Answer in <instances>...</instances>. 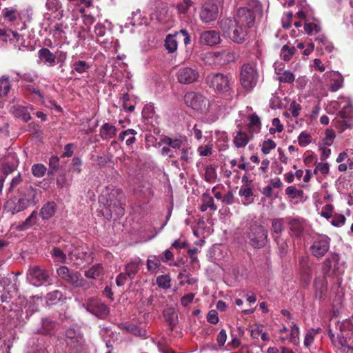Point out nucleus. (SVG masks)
<instances>
[{
	"instance_id": "nucleus-1",
	"label": "nucleus",
	"mask_w": 353,
	"mask_h": 353,
	"mask_svg": "<svg viewBox=\"0 0 353 353\" xmlns=\"http://www.w3.org/2000/svg\"><path fill=\"white\" fill-rule=\"evenodd\" d=\"M16 190V194L11 196L5 203V208L12 214L22 212L36 205L41 196V191L30 183L24 181L23 175L18 172L10 183L7 194Z\"/></svg>"
},
{
	"instance_id": "nucleus-2",
	"label": "nucleus",
	"mask_w": 353,
	"mask_h": 353,
	"mask_svg": "<svg viewBox=\"0 0 353 353\" xmlns=\"http://www.w3.org/2000/svg\"><path fill=\"white\" fill-rule=\"evenodd\" d=\"M339 332L335 336L331 330L328 335L333 345L342 353H353V332L350 321H344L339 325Z\"/></svg>"
},
{
	"instance_id": "nucleus-3",
	"label": "nucleus",
	"mask_w": 353,
	"mask_h": 353,
	"mask_svg": "<svg viewBox=\"0 0 353 353\" xmlns=\"http://www.w3.org/2000/svg\"><path fill=\"white\" fill-rule=\"evenodd\" d=\"M331 239L323 234H315L311 237L309 251L312 256L317 259H322L328 252Z\"/></svg>"
},
{
	"instance_id": "nucleus-4",
	"label": "nucleus",
	"mask_w": 353,
	"mask_h": 353,
	"mask_svg": "<svg viewBox=\"0 0 353 353\" xmlns=\"http://www.w3.org/2000/svg\"><path fill=\"white\" fill-rule=\"evenodd\" d=\"M105 205L109 209L111 215L114 213L117 217L124 214L125 197L119 189H112L105 197Z\"/></svg>"
},
{
	"instance_id": "nucleus-5",
	"label": "nucleus",
	"mask_w": 353,
	"mask_h": 353,
	"mask_svg": "<svg viewBox=\"0 0 353 353\" xmlns=\"http://www.w3.org/2000/svg\"><path fill=\"white\" fill-rule=\"evenodd\" d=\"M259 75L255 65L244 63L240 71V82L243 88H254L258 82Z\"/></svg>"
},
{
	"instance_id": "nucleus-6",
	"label": "nucleus",
	"mask_w": 353,
	"mask_h": 353,
	"mask_svg": "<svg viewBox=\"0 0 353 353\" xmlns=\"http://www.w3.org/2000/svg\"><path fill=\"white\" fill-rule=\"evenodd\" d=\"M184 102L187 106L201 114L206 113L210 107L209 100L194 91L188 92L185 94Z\"/></svg>"
},
{
	"instance_id": "nucleus-7",
	"label": "nucleus",
	"mask_w": 353,
	"mask_h": 353,
	"mask_svg": "<svg viewBox=\"0 0 353 353\" xmlns=\"http://www.w3.org/2000/svg\"><path fill=\"white\" fill-rule=\"evenodd\" d=\"M248 239L254 248H262L268 242V230L261 225H252L249 228Z\"/></svg>"
},
{
	"instance_id": "nucleus-8",
	"label": "nucleus",
	"mask_w": 353,
	"mask_h": 353,
	"mask_svg": "<svg viewBox=\"0 0 353 353\" xmlns=\"http://www.w3.org/2000/svg\"><path fill=\"white\" fill-rule=\"evenodd\" d=\"M27 279L34 286H41L50 281V274L47 270L38 265L30 267L27 272Z\"/></svg>"
},
{
	"instance_id": "nucleus-9",
	"label": "nucleus",
	"mask_w": 353,
	"mask_h": 353,
	"mask_svg": "<svg viewBox=\"0 0 353 353\" xmlns=\"http://www.w3.org/2000/svg\"><path fill=\"white\" fill-rule=\"evenodd\" d=\"M65 342L70 348L79 351L83 347L85 339L79 329L69 327L65 330Z\"/></svg>"
},
{
	"instance_id": "nucleus-10",
	"label": "nucleus",
	"mask_w": 353,
	"mask_h": 353,
	"mask_svg": "<svg viewBox=\"0 0 353 353\" xmlns=\"http://www.w3.org/2000/svg\"><path fill=\"white\" fill-rule=\"evenodd\" d=\"M86 310L100 319H105L110 313L109 307L100 300L90 299L86 304Z\"/></svg>"
},
{
	"instance_id": "nucleus-11",
	"label": "nucleus",
	"mask_w": 353,
	"mask_h": 353,
	"mask_svg": "<svg viewBox=\"0 0 353 353\" xmlns=\"http://www.w3.org/2000/svg\"><path fill=\"white\" fill-rule=\"evenodd\" d=\"M218 14V6L214 3L206 2L201 8L199 17L202 22L209 23L216 19Z\"/></svg>"
},
{
	"instance_id": "nucleus-12",
	"label": "nucleus",
	"mask_w": 353,
	"mask_h": 353,
	"mask_svg": "<svg viewBox=\"0 0 353 353\" xmlns=\"http://www.w3.org/2000/svg\"><path fill=\"white\" fill-rule=\"evenodd\" d=\"M237 24L243 25L248 28H252L255 22L256 14L253 9L240 8L234 17Z\"/></svg>"
},
{
	"instance_id": "nucleus-13",
	"label": "nucleus",
	"mask_w": 353,
	"mask_h": 353,
	"mask_svg": "<svg viewBox=\"0 0 353 353\" xmlns=\"http://www.w3.org/2000/svg\"><path fill=\"white\" fill-rule=\"evenodd\" d=\"M230 82V77L221 73L210 74L206 77V83L212 88H227Z\"/></svg>"
},
{
	"instance_id": "nucleus-14",
	"label": "nucleus",
	"mask_w": 353,
	"mask_h": 353,
	"mask_svg": "<svg viewBox=\"0 0 353 353\" xmlns=\"http://www.w3.org/2000/svg\"><path fill=\"white\" fill-rule=\"evenodd\" d=\"M314 296L315 299L323 301L327 293V281L325 276H317L314 280Z\"/></svg>"
},
{
	"instance_id": "nucleus-15",
	"label": "nucleus",
	"mask_w": 353,
	"mask_h": 353,
	"mask_svg": "<svg viewBox=\"0 0 353 353\" xmlns=\"http://www.w3.org/2000/svg\"><path fill=\"white\" fill-rule=\"evenodd\" d=\"M178 80L181 83L190 84L196 81L199 77L196 70L191 68H181L178 72Z\"/></svg>"
},
{
	"instance_id": "nucleus-16",
	"label": "nucleus",
	"mask_w": 353,
	"mask_h": 353,
	"mask_svg": "<svg viewBox=\"0 0 353 353\" xmlns=\"http://www.w3.org/2000/svg\"><path fill=\"white\" fill-rule=\"evenodd\" d=\"M219 33L215 30H206L201 33L199 42L205 46H213L220 42Z\"/></svg>"
},
{
	"instance_id": "nucleus-17",
	"label": "nucleus",
	"mask_w": 353,
	"mask_h": 353,
	"mask_svg": "<svg viewBox=\"0 0 353 353\" xmlns=\"http://www.w3.org/2000/svg\"><path fill=\"white\" fill-rule=\"evenodd\" d=\"M119 329L122 331L130 333L136 336L142 338L147 337V331L145 328L139 327L134 324L130 323H121L118 325Z\"/></svg>"
},
{
	"instance_id": "nucleus-18",
	"label": "nucleus",
	"mask_w": 353,
	"mask_h": 353,
	"mask_svg": "<svg viewBox=\"0 0 353 353\" xmlns=\"http://www.w3.org/2000/svg\"><path fill=\"white\" fill-rule=\"evenodd\" d=\"M23 39V37L17 31L8 28H0V41L3 43L11 42L13 40L18 42Z\"/></svg>"
},
{
	"instance_id": "nucleus-19",
	"label": "nucleus",
	"mask_w": 353,
	"mask_h": 353,
	"mask_svg": "<svg viewBox=\"0 0 353 353\" xmlns=\"http://www.w3.org/2000/svg\"><path fill=\"white\" fill-rule=\"evenodd\" d=\"M39 61L48 64L49 66H54L56 63L57 57L48 48H42L38 51Z\"/></svg>"
},
{
	"instance_id": "nucleus-20",
	"label": "nucleus",
	"mask_w": 353,
	"mask_h": 353,
	"mask_svg": "<svg viewBox=\"0 0 353 353\" xmlns=\"http://www.w3.org/2000/svg\"><path fill=\"white\" fill-rule=\"evenodd\" d=\"M249 28L243 25L237 24L235 29H234V34H232L230 39L236 43H243L248 37V30Z\"/></svg>"
},
{
	"instance_id": "nucleus-21",
	"label": "nucleus",
	"mask_w": 353,
	"mask_h": 353,
	"mask_svg": "<svg viewBox=\"0 0 353 353\" xmlns=\"http://www.w3.org/2000/svg\"><path fill=\"white\" fill-rule=\"evenodd\" d=\"M290 230L296 238H300L304 231L303 221L299 219H292L289 222Z\"/></svg>"
},
{
	"instance_id": "nucleus-22",
	"label": "nucleus",
	"mask_w": 353,
	"mask_h": 353,
	"mask_svg": "<svg viewBox=\"0 0 353 353\" xmlns=\"http://www.w3.org/2000/svg\"><path fill=\"white\" fill-rule=\"evenodd\" d=\"M55 325L54 321L48 319H43L41 321V327L38 328L35 333L43 335L52 334L54 332Z\"/></svg>"
},
{
	"instance_id": "nucleus-23",
	"label": "nucleus",
	"mask_w": 353,
	"mask_h": 353,
	"mask_svg": "<svg viewBox=\"0 0 353 353\" xmlns=\"http://www.w3.org/2000/svg\"><path fill=\"white\" fill-rule=\"evenodd\" d=\"M236 26H237V21H236V19H223L220 22V28L223 32V33L228 35L229 37L232 36V34H234V29H235Z\"/></svg>"
},
{
	"instance_id": "nucleus-24",
	"label": "nucleus",
	"mask_w": 353,
	"mask_h": 353,
	"mask_svg": "<svg viewBox=\"0 0 353 353\" xmlns=\"http://www.w3.org/2000/svg\"><path fill=\"white\" fill-rule=\"evenodd\" d=\"M122 100L123 108L132 112L134 110L135 105L139 99L135 95L125 93L123 94Z\"/></svg>"
},
{
	"instance_id": "nucleus-25",
	"label": "nucleus",
	"mask_w": 353,
	"mask_h": 353,
	"mask_svg": "<svg viewBox=\"0 0 353 353\" xmlns=\"http://www.w3.org/2000/svg\"><path fill=\"white\" fill-rule=\"evenodd\" d=\"M343 99L347 104L339 111V116L342 119L350 121L353 118V105L349 98L343 97Z\"/></svg>"
},
{
	"instance_id": "nucleus-26",
	"label": "nucleus",
	"mask_w": 353,
	"mask_h": 353,
	"mask_svg": "<svg viewBox=\"0 0 353 353\" xmlns=\"http://www.w3.org/2000/svg\"><path fill=\"white\" fill-rule=\"evenodd\" d=\"M56 212V204L54 202H48L43 205L40 210L39 215L43 220H48L52 217Z\"/></svg>"
},
{
	"instance_id": "nucleus-27",
	"label": "nucleus",
	"mask_w": 353,
	"mask_h": 353,
	"mask_svg": "<svg viewBox=\"0 0 353 353\" xmlns=\"http://www.w3.org/2000/svg\"><path fill=\"white\" fill-rule=\"evenodd\" d=\"M71 68V73L72 74L76 73L83 74L87 72L90 69L91 65L85 61L77 60L72 63Z\"/></svg>"
},
{
	"instance_id": "nucleus-28",
	"label": "nucleus",
	"mask_w": 353,
	"mask_h": 353,
	"mask_svg": "<svg viewBox=\"0 0 353 353\" xmlns=\"http://www.w3.org/2000/svg\"><path fill=\"white\" fill-rule=\"evenodd\" d=\"M116 133V127L108 123H105L100 128V136L103 140L113 138L115 137Z\"/></svg>"
},
{
	"instance_id": "nucleus-29",
	"label": "nucleus",
	"mask_w": 353,
	"mask_h": 353,
	"mask_svg": "<svg viewBox=\"0 0 353 353\" xmlns=\"http://www.w3.org/2000/svg\"><path fill=\"white\" fill-rule=\"evenodd\" d=\"M12 112L14 117L20 118L24 122H28L31 119V116L27 107L20 105H14L12 106Z\"/></svg>"
},
{
	"instance_id": "nucleus-30",
	"label": "nucleus",
	"mask_w": 353,
	"mask_h": 353,
	"mask_svg": "<svg viewBox=\"0 0 353 353\" xmlns=\"http://www.w3.org/2000/svg\"><path fill=\"white\" fill-rule=\"evenodd\" d=\"M103 274V268L101 264H95L84 272V275L88 279H97Z\"/></svg>"
},
{
	"instance_id": "nucleus-31",
	"label": "nucleus",
	"mask_w": 353,
	"mask_h": 353,
	"mask_svg": "<svg viewBox=\"0 0 353 353\" xmlns=\"http://www.w3.org/2000/svg\"><path fill=\"white\" fill-rule=\"evenodd\" d=\"M339 259V255L336 253H332L331 257L326 258L321 263V269L323 276L326 277L332 269V261H338Z\"/></svg>"
},
{
	"instance_id": "nucleus-32",
	"label": "nucleus",
	"mask_w": 353,
	"mask_h": 353,
	"mask_svg": "<svg viewBox=\"0 0 353 353\" xmlns=\"http://www.w3.org/2000/svg\"><path fill=\"white\" fill-rule=\"evenodd\" d=\"M3 18L9 22H14L20 17V12L16 8H5L2 10Z\"/></svg>"
},
{
	"instance_id": "nucleus-33",
	"label": "nucleus",
	"mask_w": 353,
	"mask_h": 353,
	"mask_svg": "<svg viewBox=\"0 0 353 353\" xmlns=\"http://www.w3.org/2000/svg\"><path fill=\"white\" fill-rule=\"evenodd\" d=\"M315 41L318 43V48L322 53L330 52L334 48L332 43L324 36L316 38Z\"/></svg>"
},
{
	"instance_id": "nucleus-34",
	"label": "nucleus",
	"mask_w": 353,
	"mask_h": 353,
	"mask_svg": "<svg viewBox=\"0 0 353 353\" xmlns=\"http://www.w3.org/2000/svg\"><path fill=\"white\" fill-rule=\"evenodd\" d=\"M140 263L141 260L138 259L137 260L132 261L125 265V273L131 280L134 279V276L138 272Z\"/></svg>"
},
{
	"instance_id": "nucleus-35",
	"label": "nucleus",
	"mask_w": 353,
	"mask_h": 353,
	"mask_svg": "<svg viewBox=\"0 0 353 353\" xmlns=\"http://www.w3.org/2000/svg\"><path fill=\"white\" fill-rule=\"evenodd\" d=\"M50 254L55 263H65L66 262V254L59 247H53Z\"/></svg>"
},
{
	"instance_id": "nucleus-36",
	"label": "nucleus",
	"mask_w": 353,
	"mask_h": 353,
	"mask_svg": "<svg viewBox=\"0 0 353 353\" xmlns=\"http://www.w3.org/2000/svg\"><path fill=\"white\" fill-rule=\"evenodd\" d=\"M249 141V137L245 132L239 131L234 138V144L236 148L245 147Z\"/></svg>"
},
{
	"instance_id": "nucleus-37",
	"label": "nucleus",
	"mask_w": 353,
	"mask_h": 353,
	"mask_svg": "<svg viewBox=\"0 0 353 353\" xmlns=\"http://www.w3.org/2000/svg\"><path fill=\"white\" fill-rule=\"evenodd\" d=\"M175 33L174 34H169L166 37L165 40V48L169 53L175 52L177 49V40L176 39Z\"/></svg>"
},
{
	"instance_id": "nucleus-38",
	"label": "nucleus",
	"mask_w": 353,
	"mask_h": 353,
	"mask_svg": "<svg viewBox=\"0 0 353 353\" xmlns=\"http://www.w3.org/2000/svg\"><path fill=\"white\" fill-rule=\"evenodd\" d=\"M208 208H210L212 211H215L217 209L216 206L214 203L213 198L209 194L205 193L203 194V204L201 206V210L202 212H205Z\"/></svg>"
},
{
	"instance_id": "nucleus-39",
	"label": "nucleus",
	"mask_w": 353,
	"mask_h": 353,
	"mask_svg": "<svg viewBox=\"0 0 353 353\" xmlns=\"http://www.w3.org/2000/svg\"><path fill=\"white\" fill-rule=\"evenodd\" d=\"M46 299L47 301L50 302L52 304H56L60 301L65 300L66 298L61 291L57 290L48 293Z\"/></svg>"
},
{
	"instance_id": "nucleus-40",
	"label": "nucleus",
	"mask_w": 353,
	"mask_h": 353,
	"mask_svg": "<svg viewBox=\"0 0 353 353\" xmlns=\"http://www.w3.org/2000/svg\"><path fill=\"white\" fill-rule=\"evenodd\" d=\"M296 52L295 47L284 45L281 50V57L285 61H289Z\"/></svg>"
},
{
	"instance_id": "nucleus-41",
	"label": "nucleus",
	"mask_w": 353,
	"mask_h": 353,
	"mask_svg": "<svg viewBox=\"0 0 353 353\" xmlns=\"http://www.w3.org/2000/svg\"><path fill=\"white\" fill-rule=\"evenodd\" d=\"M219 57L223 63H229L235 61L236 54L232 50H224L219 52Z\"/></svg>"
},
{
	"instance_id": "nucleus-42",
	"label": "nucleus",
	"mask_w": 353,
	"mask_h": 353,
	"mask_svg": "<svg viewBox=\"0 0 353 353\" xmlns=\"http://www.w3.org/2000/svg\"><path fill=\"white\" fill-rule=\"evenodd\" d=\"M284 230L283 219H274L272 221V233L273 236H279Z\"/></svg>"
},
{
	"instance_id": "nucleus-43",
	"label": "nucleus",
	"mask_w": 353,
	"mask_h": 353,
	"mask_svg": "<svg viewBox=\"0 0 353 353\" xmlns=\"http://www.w3.org/2000/svg\"><path fill=\"white\" fill-rule=\"evenodd\" d=\"M164 316H165V321L169 324L170 332H172L174 327L176 326V325L178 323L177 314L174 311L165 312Z\"/></svg>"
},
{
	"instance_id": "nucleus-44",
	"label": "nucleus",
	"mask_w": 353,
	"mask_h": 353,
	"mask_svg": "<svg viewBox=\"0 0 353 353\" xmlns=\"http://www.w3.org/2000/svg\"><path fill=\"white\" fill-rule=\"evenodd\" d=\"M137 134V131L134 130V129H128L119 134V139L121 141H123L126 136L132 134V137H129L125 141L127 145H131L136 141V138L134 137V135H136Z\"/></svg>"
},
{
	"instance_id": "nucleus-45",
	"label": "nucleus",
	"mask_w": 353,
	"mask_h": 353,
	"mask_svg": "<svg viewBox=\"0 0 353 353\" xmlns=\"http://www.w3.org/2000/svg\"><path fill=\"white\" fill-rule=\"evenodd\" d=\"M60 159L57 156H52L49 159L48 175H54L59 170Z\"/></svg>"
},
{
	"instance_id": "nucleus-46",
	"label": "nucleus",
	"mask_w": 353,
	"mask_h": 353,
	"mask_svg": "<svg viewBox=\"0 0 353 353\" xmlns=\"http://www.w3.org/2000/svg\"><path fill=\"white\" fill-rule=\"evenodd\" d=\"M37 212L34 210L30 215L19 225L21 230H26L37 223Z\"/></svg>"
},
{
	"instance_id": "nucleus-47",
	"label": "nucleus",
	"mask_w": 353,
	"mask_h": 353,
	"mask_svg": "<svg viewBox=\"0 0 353 353\" xmlns=\"http://www.w3.org/2000/svg\"><path fill=\"white\" fill-rule=\"evenodd\" d=\"M161 141L163 143H164L174 149L180 148L181 147L182 143H183V141L181 139H172L170 137H167V136L162 138L161 139Z\"/></svg>"
},
{
	"instance_id": "nucleus-48",
	"label": "nucleus",
	"mask_w": 353,
	"mask_h": 353,
	"mask_svg": "<svg viewBox=\"0 0 353 353\" xmlns=\"http://www.w3.org/2000/svg\"><path fill=\"white\" fill-rule=\"evenodd\" d=\"M46 168L43 164H34L31 168V172L34 176L37 178L43 177L46 173Z\"/></svg>"
},
{
	"instance_id": "nucleus-49",
	"label": "nucleus",
	"mask_w": 353,
	"mask_h": 353,
	"mask_svg": "<svg viewBox=\"0 0 353 353\" xmlns=\"http://www.w3.org/2000/svg\"><path fill=\"white\" fill-rule=\"evenodd\" d=\"M170 277L168 274L160 275L157 277L156 282L161 288L167 290L170 288Z\"/></svg>"
},
{
	"instance_id": "nucleus-50",
	"label": "nucleus",
	"mask_w": 353,
	"mask_h": 353,
	"mask_svg": "<svg viewBox=\"0 0 353 353\" xmlns=\"http://www.w3.org/2000/svg\"><path fill=\"white\" fill-rule=\"evenodd\" d=\"M160 265V259L156 256H150L147 260V269L148 271L155 272Z\"/></svg>"
},
{
	"instance_id": "nucleus-51",
	"label": "nucleus",
	"mask_w": 353,
	"mask_h": 353,
	"mask_svg": "<svg viewBox=\"0 0 353 353\" xmlns=\"http://www.w3.org/2000/svg\"><path fill=\"white\" fill-rule=\"evenodd\" d=\"M279 76L278 80L279 82L291 83L295 80V77L292 72L289 70H285L282 73L276 72Z\"/></svg>"
},
{
	"instance_id": "nucleus-52",
	"label": "nucleus",
	"mask_w": 353,
	"mask_h": 353,
	"mask_svg": "<svg viewBox=\"0 0 353 353\" xmlns=\"http://www.w3.org/2000/svg\"><path fill=\"white\" fill-rule=\"evenodd\" d=\"M299 267L300 272L312 270L309 257L303 255L299 256Z\"/></svg>"
},
{
	"instance_id": "nucleus-53",
	"label": "nucleus",
	"mask_w": 353,
	"mask_h": 353,
	"mask_svg": "<svg viewBox=\"0 0 353 353\" xmlns=\"http://www.w3.org/2000/svg\"><path fill=\"white\" fill-rule=\"evenodd\" d=\"M321 331L320 328L317 330L311 329L307 331L304 339V345L305 347H309L314 342V336Z\"/></svg>"
},
{
	"instance_id": "nucleus-54",
	"label": "nucleus",
	"mask_w": 353,
	"mask_h": 353,
	"mask_svg": "<svg viewBox=\"0 0 353 353\" xmlns=\"http://www.w3.org/2000/svg\"><path fill=\"white\" fill-rule=\"evenodd\" d=\"M239 194L244 197L246 202L251 203L252 201L251 198L253 196L254 194L251 188L242 186L239 191Z\"/></svg>"
},
{
	"instance_id": "nucleus-55",
	"label": "nucleus",
	"mask_w": 353,
	"mask_h": 353,
	"mask_svg": "<svg viewBox=\"0 0 353 353\" xmlns=\"http://www.w3.org/2000/svg\"><path fill=\"white\" fill-rule=\"evenodd\" d=\"M216 178V172L215 168L209 165L205 169V180L208 182H212Z\"/></svg>"
},
{
	"instance_id": "nucleus-56",
	"label": "nucleus",
	"mask_w": 353,
	"mask_h": 353,
	"mask_svg": "<svg viewBox=\"0 0 353 353\" xmlns=\"http://www.w3.org/2000/svg\"><path fill=\"white\" fill-rule=\"evenodd\" d=\"M312 276V270L300 272V279L304 287H307L311 281Z\"/></svg>"
},
{
	"instance_id": "nucleus-57",
	"label": "nucleus",
	"mask_w": 353,
	"mask_h": 353,
	"mask_svg": "<svg viewBox=\"0 0 353 353\" xmlns=\"http://www.w3.org/2000/svg\"><path fill=\"white\" fill-rule=\"evenodd\" d=\"M276 146V144L273 140H265L262 144L261 151L264 154H268L270 153V150L274 149Z\"/></svg>"
},
{
	"instance_id": "nucleus-58",
	"label": "nucleus",
	"mask_w": 353,
	"mask_h": 353,
	"mask_svg": "<svg viewBox=\"0 0 353 353\" xmlns=\"http://www.w3.org/2000/svg\"><path fill=\"white\" fill-rule=\"evenodd\" d=\"M285 194L292 199L301 197L303 194L302 190H297L294 186H289L285 189Z\"/></svg>"
},
{
	"instance_id": "nucleus-59",
	"label": "nucleus",
	"mask_w": 353,
	"mask_h": 353,
	"mask_svg": "<svg viewBox=\"0 0 353 353\" xmlns=\"http://www.w3.org/2000/svg\"><path fill=\"white\" fill-rule=\"evenodd\" d=\"M299 327L294 323L291 326L290 341L296 345L299 342Z\"/></svg>"
},
{
	"instance_id": "nucleus-60",
	"label": "nucleus",
	"mask_w": 353,
	"mask_h": 353,
	"mask_svg": "<svg viewBox=\"0 0 353 353\" xmlns=\"http://www.w3.org/2000/svg\"><path fill=\"white\" fill-rule=\"evenodd\" d=\"M192 3L193 2L192 0H183L177 5L176 8L181 14H185L192 6Z\"/></svg>"
},
{
	"instance_id": "nucleus-61",
	"label": "nucleus",
	"mask_w": 353,
	"mask_h": 353,
	"mask_svg": "<svg viewBox=\"0 0 353 353\" xmlns=\"http://www.w3.org/2000/svg\"><path fill=\"white\" fill-rule=\"evenodd\" d=\"M14 49L16 50V52L18 55H21L22 52L25 51H30L32 52L34 50V47L29 45L25 44V41L20 44V45H14Z\"/></svg>"
},
{
	"instance_id": "nucleus-62",
	"label": "nucleus",
	"mask_w": 353,
	"mask_h": 353,
	"mask_svg": "<svg viewBox=\"0 0 353 353\" xmlns=\"http://www.w3.org/2000/svg\"><path fill=\"white\" fill-rule=\"evenodd\" d=\"M81 273L78 271L72 270L68 278L65 279V282L75 287L78 283Z\"/></svg>"
},
{
	"instance_id": "nucleus-63",
	"label": "nucleus",
	"mask_w": 353,
	"mask_h": 353,
	"mask_svg": "<svg viewBox=\"0 0 353 353\" xmlns=\"http://www.w3.org/2000/svg\"><path fill=\"white\" fill-rule=\"evenodd\" d=\"M331 88H341L343 86V78L339 73H334L332 77Z\"/></svg>"
},
{
	"instance_id": "nucleus-64",
	"label": "nucleus",
	"mask_w": 353,
	"mask_h": 353,
	"mask_svg": "<svg viewBox=\"0 0 353 353\" xmlns=\"http://www.w3.org/2000/svg\"><path fill=\"white\" fill-rule=\"evenodd\" d=\"M299 144L301 147H305L311 142V137L309 134L301 132L298 137Z\"/></svg>"
}]
</instances>
